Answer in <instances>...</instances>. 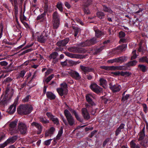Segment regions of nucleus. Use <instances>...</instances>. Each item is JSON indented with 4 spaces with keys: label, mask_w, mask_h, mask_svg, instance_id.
<instances>
[{
    "label": "nucleus",
    "mask_w": 148,
    "mask_h": 148,
    "mask_svg": "<svg viewBox=\"0 0 148 148\" xmlns=\"http://www.w3.org/2000/svg\"><path fill=\"white\" fill-rule=\"evenodd\" d=\"M147 143L148 141L147 140H143L140 142V144L142 146L146 147L147 146Z\"/></svg>",
    "instance_id": "obj_48"
},
{
    "label": "nucleus",
    "mask_w": 148,
    "mask_h": 148,
    "mask_svg": "<svg viewBox=\"0 0 148 148\" xmlns=\"http://www.w3.org/2000/svg\"><path fill=\"white\" fill-rule=\"evenodd\" d=\"M71 112L75 116V118L77 120L81 122H82L83 120L81 119L80 117L79 116L78 114L77 113L76 111L74 110H71Z\"/></svg>",
    "instance_id": "obj_31"
},
{
    "label": "nucleus",
    "mask_w": 148,
    "mask_h": 148,
    "mask_svg": "<svg viewBox=\"0 0 148 148\" xmlns=\"http://www.w3.org/2000/svg\"><path fill=\"white\" fill-rule=\"evenodd\" d=\"M138 67L143 72H145L146 71L147 66L143 64H139L138 65Z\"/></svg>",
    "instance_id": "obj_41"
},
{
    "label": "nucleus",
    "mask_w": 148,
    "mask_h": 148,
    "mask_svg": "<svg viewBox=\"0 0 148 148\" xmlns=\"http://www.w3.org/2000/svg\"><path fill=\"white\" fill-rule=\"evenodd\" d=\"M33 107L29 104H22L17 109V111L20 114H28L32 111Z\"/></svg>",
    "instance_id": "obj_1"
},
{
    "label": "nucleus",
    "mask_w": 148,
    "mask_h": 148,
    "mask_svg": "<svg viewBox=\"0 0 148 148\" xmlns=\"http://www.w3.org/2000/svg\"><path fill=\"white\" fill-rule=\"evenodd\" d=\"M110 89L113 92H119L121 90V87L120 85H115L110 86Z\"/></svg>",
    "instance_id": "obj_23"
},
{
    "label": "nucleus",
    "mask_w": 148,
    "mask_h": 148,
    "mask_svg": "<svg viewBox=\"0 0 148 148\" xmlns=\"http://www.w3.org/2000/svg\"><path fill=\"white\" fill-rule=\"evenodd\" d=\"M70 74L73 78L76 80H80L81 78L79 73L75 71L71 72L70 73Z\"/></svg>",
    "instance_id": "obj_19"
},
{
    "label": "nucleus",
    "mask_w": 148,
    "mask_h": 148,
    "mask_svg": "<svg viewBox=\"0 0 148 148\" xmlns=\"http://www.w3.org/2000/svg\"><path fill=\"white\" fill-rule=\"evenodd\" d=\"M73 29L74 32V36L75 37H76L79 33H80V29L79 27H73Z\"/></svg>",
    "instance_id": "obj_34"
},
{
    "label": "nucleus",
    "mask_w": 148,
    "mask_h": 148,
    "mask_svg": "<svg viewBox=\"0 0 148 148\" xmlns=\"http://www.w3.org/2000/svg\"><path fill=\"white\" fill-rule=\"evenodd\" d=\"M142 105L143 108V110L145 113H147V107L146 104L145 103H142Z\"/></svg>",
    "instance_id": "obj_49"
},
{
    "label": "nucleus",
    "mask_w": 148,
    "mask_h": 148,
    "mask_svg": "<svg viewBox=\"0 0 148 148\" xmlns=\"http://www.w3.org/2000/svg\"><path fill=\"white\" fill-rule=\"evenodd\" d=\"M137 63V61L136 60H134L129 62L126 64V65L128 67L130 66H134Z\"/></svg>",
    "instance_id": "obj_38"
},
{
    "label": "nucleus",
    "mask_w": 148,
    "mask_h": 148,
    "mask_svg": "<svg viewBox=\"0 0 148 148\" xmlns=\"http://www.w3.org/2000/svg\"><path fill=\"white\" fill-rule=\"evenodd\" d=\"M19 97L17 96L15 99L14 103L11 105L8 109V111L11 113H13L16 110V106L18 104V101Z\"/></svg>",
    "instance_id": "obj_10"
},
{
    "label": "nucleus",
    "mask_w": 148,
    "mask_h": 148,
    "mask_svg": "<svg viewBox=\"0 0 148 148\" xmlns=\"http://www.w3.org/2000/svg\"><path fill=\"white\" fill-rule=\"evenodd\" d=\"M57 8L59 10L62 12L63 11V9L62 8V3L60 2H58L56 5Z\"/></svg>",
    "instance_id": "obj_46"
},
{
    "label": "nucleus",
    "mask_w": 148,
    "mask_h": 148,
    "mask_svg": "<svg viewBox=\"0 0 148 148\" xmlns=\"http://www.w3.org/2000/svg\"><path fill=\"white\" fill-rule=\"evenodd\" d=\"M64 113L67 120V125L66 124L65 125L66 126L69 125L71 126L74 125L75 124L74 119L69 110L67 109L65 110Z\"/></svg>",
    "instance_id": "obj_3"
},
{
    "label": "nucleus",
    "mask_w": 148,
    "mask_h": 148,
    "mask_svg": "<svg viewBox=\"0 0 148 148\" xmlns=\"http://www.w3.org/2000/svg\"><path fill=\"white\" fill-rule=\"evenodd\" d=\"M63 133L61 131L58 132V134L56 137V139L59 140L60 139V137L61 136Z\"/></svg>",
    "instance_id": "obj_59"
},
{
    "label": "nucleus",
    "mask_w": 148,
    "mask_h": 148,
    "mask_svg": "<svg viewBox=\"0 0 148 148\" xmlns=\"http://www.w3.org/2000/svg\"><path fill=\"white\" fill-rule=\"evenodd\" d=\"M26 71L24 70L21 71V72L16 75V79H18L20 78H23L25 73Z\"/></svg>",
    "instance_id": "obj_36"
},
{
    "label": "nucleus",
    "mask_w": 148,
    "mask_h": 148,
    "mask_svg": "<svg viewBox=\"0 0 148 148\" xmlns=\"http://www.w3.org/2000/svg\"><path fill=\"white\" fill-rule=\"evenodd\" d=\"M129 96L130 95L129 94H126L124 97H122V101H125L128 99Z\"/></svg>",
    "instance_id": "obj_57"
},
{
    "label": "nucleus",
    "mask_w": 148,
    "mask_h": 148,
    "mask_svg": "<svg viewBox=\"0 0 148 148\" xmlns=\"http://www.w3.org/2000/svg\"><path fill=\"white\" fill-rule=\"evenodd\" d=\"M12 80V79L10 77H8L5 79L4 82L6 83L11 82Z\"/></svg>",
    "instance_id": "obj_58"
},
{
    "label": "nucleus",
    "mask_w": 148,
    "mask_h": 148,
    "mask_svg": "<svg viewBox=\"0 0 148 148\" xmlns=\"http://www.w3.org/2000/svg\"><path fill=\"white\" fill-rule=\"evenodd\" d=\"M107 62L108 63H112L114 62H117V59L116 58L112 59L109 60Z\"/></svg>",
    "instance_id": "obj_64"
},
{
    "label": "nucleus",
    "mask_w": 148,
    "mask_h": 148,
    "mask_svg": "<svg viewBox=\"0 0 148 148\" xmlns=\"http://www.w3.org/2000/svg\"><path fill=\"white\" fill-rule=\"evenodd\" d=\"M135 140H132L130 143L131 148H141L140 146L135 143Z\"/></svg>",
    "instance_id": "obj_26"
},
{
    "label": "nucleus",
    "mask_w": 148,
    "mask_h": 148,
    "mask_svg": "<svg viewBox=\"0 0 148 148\" xmlns=\"http://www.w3.org/2000/svg\"><path fill=\"white\" fill-rule=\"evenodd\" d=\"M98 42L96 38L94 37L90 40H88L86 41L78 44V45L82 47L94 45Z\"/></svg>",
    "instance_id": "obj_4"
},
{
    "label": "nucleus",
    "mask_w": 148,
    "mask_h": 148,
    "mask_svg": "<svg viewBox=\"0 0 148 148\" xmlns=\"http://www.w3.org/2000/svg\"><path fill=\"white\" fill-rule=\"evenodd\" d=\"M97 16L101 19L103 18L105 16L104 13L103 12H97Z\"/></svg>",
    "instance_id": "obj_42"
},
{
    "label": "nucleus",
    "mask_w": 148,
    "mask_h": 148,
    "mask_svg": "<svg viewBox=\"0 0 148 148\" xmlns=\"http://www.w3.org/2000/svg\"><path fill=\"white\" fill-rule=\"evenodd\" d=\"M58 56V52L54 51L53 52L50 54L49 57V58L50 59H53V62H54V63H55L58 61V59L56 58Z\"/></svg>",
    "instance_id": "obj_20"
},
{
    "label": "nucleus",
    "mask_w": 148,
    "mask_h": 148,
    "mask_svg": "<svg viewBox=\"0 0 148 148\" xmlns=\"http://www.w3.org/2000/svg\"><path fill=\"white\" fill-rule=\"evenodd\" d=\"M110 138H108L105 140L102 146L104 147L106 145V144L110 141Z\"/></svg>",
    "instance_id": "obj_61"
},
{
    "label": "nucleus",
    "mask_w": 148,
    "mask_h": 148,
    "mask_svg": "<svg viewBox=\"0 0 148 148\" xmlns=\"http://www.w3.org/2000/svg\"><path fill=\"white\" fill-rule=\"evenodd\" d=\"M103 10L105 12H107L112 14L113 12L112 11L110 8L106 6L105 5H103Z\"/></svg>",
    "instance_id": "obj_33"
},
{
    "label": "nucleus",
    "mask_w": 148,
    "mask_h": 148,
    "mask_svg": "<svg viewBox=\"0 0 148 148\" xmlns=\"http://www.w3.org/2000/svg\"><path fill=\"white\" fill-rule=\"evenodd\" d=\"M53 70L51 69H49L47 70V71L45 73V76H47L49 74L52 73Z\"/></svg>",
    "instance_id": "obj_54"
},
{
    "label": "nucleus",
    "mask_w": 148,
    "mask_h": 148,
    "mask_svg": "<svg viewBox=\"0 0 148 148\" xmlns=\"http://www.w3.org/2000/svg\"><path fill=\"white\" fill-rule=\"evenodd\" d=\"M84 6L88 7L92 3V0H84L83 1Z\"/></svg>",
    "instance_id": "obj_35"
},
{
    "label": "nucleus",
    "mask_w": 148,
    "mask_h": 148,
    "mask_svg": "<svg viewBox=\"0 0 148 148\" xmlns=\"http://www.w3.org/2000/svg\"><path fill=\"white\" fill-rule=\"evenodd\" d=\"M31 125L35 126L37 129V134H39L41 133L43 127L41 124L37 122H34L31 123Z\"/></svg>",
    "instance_id": "obj_16"
},
{
    "label": "nucleus",
    "mask_w": 148,
    "mask_h": 148,
    "mask_svg": "<svg viewBox=\"0 0 148 148\" xmlns=\"http://www.w3.org/2000/svg\"><path fill=\"white\" fill-rule=\"evenodd\" d=\"M48 36V35L45 31H43L41 35L38 38V41L41 43H44L47 39Z\"/></svg>",
    "instance_id": "obj_12"
},
{
    "label": "nucleus",
    "mask_w": 148,
    "mask_h": 148,
    "mask_svg": "<svg viewBox=\"0 0 148 148\" xmlns=\"http://www.w3.org/2000/svg\"><path fill=\"white\" fill-rule=\"evenodd\" d=\"M18 131L22 134H25L27 131V127L26 125L22 122H19L18 125Z\"/></svg>",
    "instance_id": "obj_7"
},
{
    "label": "nucleus",
    "mask_w": 148,
    "mask_h": 148,
    "mask_svg": "<svg viewBox=\"0 0 148 148\" xmlns=\"http://www.w3.org/2000/svg\"><path fill=\"white\" fill-rule=\"evenodd\" d=\"M125 124L124 123H121L119 127L115 131V135L117 136L124 129Z\"/></svg>",
    "instance_id": "obj_24"
},
{
    "label": "nucleus",
    "mask_w": 148,
    "mask_h": 148,
    "mask_svg": "<svg viewBox=\"0 0 148 148\" xmlns=\"http://www.w3.org/2000/svg\"><path fill=\"white\" fill-rule=\"evenodd\" d=\"M84 7L85 8H84L83 10L84 13L87 14H89L90 13V12L88 8H87V7L86 6Z\"/></svg>",
    "instance_id": "obj_51"
},
{
    "label": "nucleus",
    "mask_w": 148,
    "mask_h": 148,
    "mask_svg": "<svg viewBox=\"0 0 148 148\" xmlns=\"http://www.w3.org/2000/svg\"><path fill=\"white\" fill-rule=\"evenodd\" d=\"M138 61L140 62H146L148 64V56H144L140 58L139 59Z\"/></svg>",
    "instance_id": "obj_30"
},
{
    "label": "nucleus",
    "mask_w": 148,
    "mask_h": 148,
    "mask_svg": "<svg viewBox=\"0 0 148 148\" xmlns=\"http://www.w3.org/2000/svg\"><path fill=\"white\" fill-rule=\"evenodd\" d=\"M61 88L57 89V91L61 96L66 95L68 92L67 85L65 82H63L60 84Z\"/></svg>",
    "instance_id": "obj_5"
},
{
    "label": "nucleus",
    "mask_w": 148,
    "mask_h": 148,
    "mask_svg": "<svg viewBox=\"0 0 148 148\" xmlns=\"http://www.w3.org/2000/svg\"><path fill=\"white\" fill-rule=\"evenodd\" d=\"M55 128L53 127H51L50 129L48 130L49 132L51 134H53V132L55 131Z\"/></svg>",
    "instance_id": "obj_62"
},
{
    "label": "nucleus",
    "mask_w": 148,
    "mask_h": 148,
    "mask_svg": "<svg viewBox=\"0 0 148 148\" xmlns=\"http://www.w3.org/2000/svg\"><path fill=\"white\" fill-rule=\"evenodd\" d=\"M53 25L54 29H57L60 24V16L58 13L55 12L53 14Z\"/></svg>",
    "instance_id": "obj_6"
},
{
    "label": "nucleus",
    "mask_w": 148,
    "mask_h": 148,
    "mask_svg": "<svg viewBox=\"0 0 148 148\" xmlns=\"http://www.w3.org/2000/svg\"><path fill=\"white\" fill-rule=\"evenodd\" d=\"M68 50L71 52L75 53H82L84 52V49L75 46L71 47L68 48Z\"/></svg>",
    "instance_id": "obj_9"
},
{
    "label": "nucleus",
    "mask_w": 148,
    "mask_h": 148,
    "mask_svg": "<svg viewBox=\"0 0 148 148\" xmlns=\"http://www.w3.org/2000/svg\"><path fill=\"white\" fill-rule=\"evenodd\" d=\"M90 88L93 91L97 93H99L102 90V88L95 83L91 84Z\"/></svg>",
    "instance_id": "obj_13"
},
{
    "label": "nucleus",
    "mask_w": 148,
    "mask_h": 148,
    "mask_svg": "<svg viewBox=\"0 0 148 148\" xmlns=\"http://www.w3.org/2000/svg\"><path fill=\"white\" fill-rule=\"evenodd\" d=\"M95 32V36L97 38H100L102 35L104 34L103 32L98 29L96 30Z\"/></svg>",
    "instance_id": "obj_37"
},
{
    "label": "nucleus",
    "mask_w": 148,
    "mask_h": 148,
    "mask_svg": "<svg viewBox=\"0 0 148 148\" xmlns=\"http://www.w3.org/2000/svg\"><path fill=\"white\" fill-rule=\"evenodd\" d=\"M64 53L67 56L71 58L76 59L79 58V55L72 54L68 52H64Z\"/></svg>",
    "instance_id": "obj_25"
},
{
    "label": "nucleus",
    "mask_w": 148,
    "mask_h": 148,
    "mask_svg": "<svg viewBox=\"0 0 148 148\" xmlns=\"http://www.w3.org/2000/svg\"><path fill=\"white\" fill-rule=\"evenodd\" d=\"M16 27L17 29L18 30V32H19L20 30V29L21 28V26L18 21V20L17 19L16 21Z\"/></svg>",
    "instance_id": "obj_56"
},
{
    "label": "nucleus",
    "mask_w": 148,
    "mask_h": 148,
    "mask_svg": "<svg viewBox=\"0 0 148 148\" xmlns=\"http://www.w3.org/2000/svg\"><path fill=\"white\" fill-rule=\"evenodd\" d=\"M47 97L50 100H53L56 98L55 95L50 92H48L46 93Z\"/></svg>",
    "instance_id": "obj_29"
},
{
    "label": "nucleus",
    "mask_w": 148,
    "mask_h": 148,
    "mask_svg": "<svg viewBox=\"0 0 148 148\" xmlns=\"http://www.w3.org/2000/svg\"><path fill=\"white\" fill-rule=\"evenodd\" d=\"M31 96L29 95L27 96L24 99H23L22 101L23 102H26L29 101V99L30 98Z\"/></svg>",
    "instance_id": "obj_53"
},
{
    "label": "nucleus",
    "mask_w": 148,
    "mask_h": 148,
    "mask_svg": "<svg viewBox=\"0 0 148 148\" xmlns=\"http://www.w3.org/2000/svg\"><path fill=\"white\" fill-rule=\"evenodd\" d=\"M12 6L14 7V12L15 14H17L18 12V6L17 0H9ZM22 3L23 0H19Z\"/></svg>",
    "instance_id": "obj_15"
},
{
    "label": "nucleus",
    "mask_w": 148,
    "mask_h": 148,
    "mask_svg": "<svg viewBox=\"0 0 148 148\" xmlns=\"http://www.w3.org/2000/svg\"><path fill=\"white\" fill-rule=\"evenodd\" d=\"M139 137L138 139V140H142L145 137V127H144L139 134Z\"/></svg>",
    "instance_id": "obj_28"
},
{
    "label": "nucleus",
    "mask_w": 148,
    "mask_h": 148,
    "mask_svg": "<svg viewBox=\"0 0 148 148\" xmlns=\"http://www.w3.org/2000/svg\"><path fill=\"white\" fill-rule=\"evenodd\" d=\"M104 46H102L96 49L95 50V53L96 54H97V53L100 52L104 49Z\"/></svg>",
    "instance_id": "obj_50"
},
{
    "label": "nucleus",
    "mask_w": 148,
    "mask_h": 148,
    "mask_svg": "<svg viewBox=\"0 0 148 148\" xmlns=\"http://www.w3.org/2000/svg\"><path fill=\"white\" fill-rule=\"evenodd\" d=\"M132 56L131 58V60H133L135 59L138 56V55L136 54V50H134L132 52Z\"/></svg>",
    "instance_id": "obj_47"
},
{
    "label": "nucleus",
    "mask_w": 148,
    "mask_h": 148,
    "mask_svg": "<svg viewBox=\"0 0 148 148\" xmlns=\"http://www.w3.org/2000/svg\"><path fill=\"white\" fill-rule=\"evenodd\" d=\"M17 123V121H13L11 122L9 124V128L12 134L18 132V130H16Z\"/></svg>",
    "instance_id": "obj_8"
},
{
    "label": "nucleus",
    "mask_w": 148,
    "mask_h": 148,
    "mask_svg": "<svg viewBox=\"0 0 148 148\" xmlns=\"http://www.w3.org/2000/svg\"><path fill=\"white\" fill-rule=\"evenodd\" d=\"M51 120L53 122L54 124H55L58 125L59 124L58 119L56 117H53Z\"/></svg>",
    "instance_id": "obj_43"
},
{
    "label": "nucleus",
    "mask_w": 148,
    "mask_h": 148,
    "mask_svg": "<svg viewBox=\"0 0 148 148\" xmlns=\"http://www.w3.org/2000/svg\"><path fill=\"white\" fill-rule=\"evenodd\" d=\"M47 116L51 120L53 117H55L51 112H47L46 113Z\"/></svg>",
    "instance_id": "obj_52"
},
{
    "label": "nucleus",
    "mask_w": 148,
    "mask_h": 148,
    "mask_svg": "<svg viewBox=\"0 0 148 148\" xmlns=\"http://www.w3.org/2000/svg\"><path fill=\"white\" fill-rule=\"evenodd\" d=\"M80 68L84 74H86L90 72H94V70L93 68L90 67L89 66L81 65L80 66Z\"/></svg>",
    "instance_id": "obj_11"
},
{
    "label": "nucleus",
    "mask_w": 148,
    "mask_h": 148,
    "mask_svg": "<svg viewBox=\"0 0 148 148\" xmlns=\"http://www.w3.org/2000/svg\"><path fill=\"white\" fill-rule=\"evenodd\" d=\"M86 99L87 101L92 106L95 105V104L93 101V99H95V97L93 96L91 94H87L86 96Z\"/></svg>",
    "instance_id": "obj_14"
},
{
    "label": "nucleus",
    "mask_w": 148,
    "mask_h": 148,
    "mask_svg": "<svg viewBox=\"0 0 148 148\" xmlns=\"http://www.w3.org/2000/svg\"><path fill=\"white\" fill-rule=\"evenodd\" d=\"M38 119L40 122L43 124H46L49 123V120H47L46 118H44L43 116H40L39 117Z\"/></svg>",
    "instance_id": "obj_32"
},
{
    "label": "nucleus",
    "mask_w": 148,
    "mask_h": 148,
    "mask_svg": "<svg viewBox=\"0 0 148 148\" xmlns=\"http://www.w3.org/2000/svg\"><path fill=\"white\" fill-rule=\"evenodd\" d=\"M46 13L45 12H44L42 14L38 16L36 18L37 20H40L41 22H45L46 21Z\"/></svg>",
    "instance_id": "obj_22"
},
{
    "label": "nucleus",
    "mask_w": 148,
    "mask_h": 148,
    "mask_svg": "<svg viewBox=\"0 0 148 148\" xmlns=\"http://www.w3.org/2000/svg\"><path fill=\"white\" fill-rule=\"evenodd\" d=\"M10 64L5 69V71L6 73L11 72L14 70L13 66H11Z\"/></svg>",
    "instance_id": "obj_39"
},
{
    "label": "nucleus",
    "mask_w": 148,
    "mask_h": 148,
    "mask_svg": "<svg viewBox=\"0 0 148 148\" xmlns=\"http://www.w3.org/2000/svg\"><path fill=\"white\" fill-rule=\"evenodd\" d=\"M52 140V139H50L49 140H45L44 142V145L46 146H48L50 144L51 141Z\"/></svg>",
    "instance_id": "obj_55"
},
{
    "label": "nucleus",
    "mask_w": 148,
    "mask_h": 148,
    "mask_svg": "<svg viewBox=\"0 0 148 148\" xmlns=\"http://www.w3.org/2000/svg\"><path fill=\"white\" fill-rule=\"evenodd\" d=\"M127 58L125 56H123L116 58L117 63H122L124 62L127 60Z\"/></svg>",
    "instance_id": "obj_27"
},
{
    "label": "nucleus",
    "mask_w": 148,
    "mask_h": 148,
    "mask_svg": "<svg viewBox=\"0 0 148 148\" xmlns=\"http://www.w3.org/2000/svg\"><path fill=\"white\" fill-rule=\"evenodd\" d=\"M99 85L103 86V85L107 83V81L106 80L103 78H101L99 79Z\"/></svg>",
    "instance_id": "obj_44"
},
{
    "label": "nucleus",
    "mask_w": 148,
    "mask_h": 148,
    "mask_svg": "<svg viewBox=\"0 0 148 148\" xmlns=\"http://www.w3.org/2000/svg\"><path fill=\"white\" fill-rule=\"evenodd\" d=\"M32 50V49L31 48L29 49H27L24 51H23L21 53L22 55H23L29 52H30Z\"/></svg>",
    "instance_id": "obj_60"
},
{
    "label": "nucleus",
    "mask_w": 148,
    "mask_h": 148,
    "mask_svg": "<svg viewBox=\"0 0 148 148\" xmlns=\"http://www.w3.org/2000/svg\"><path fill=\"white\" fill-rule=\"evenodd\" d=\"M54 75L53 74L51 75L50 76L48 77L45 80V82H46L47 83H48L51 79L54 77Z\"/></svg>",
    "instance_id": "obj_45"
},
{
    "label": "nucleus",
    "mask_w": 148,
    "mask_h": 148,
    "mask_svg": "<svg viewBox=\"0 0 148 148\" xmlns=\"http://www.w3.org/2000/svg\"><path fill=\"white\" fill-rule=\"evenodd\" d=\"M119 36L120 38L124 37L125 35V33L124 32L122 31H121L119 32Z\"/></svg>",
    "instance_id": "obj_63"
},
{
    "label": "nucleus",
    "mask_w": 148,
    "mask_h": 148,
    "mask_svg": "<svg viewBox=\"0 0 148 148\" xmlns=\"http://www.w3.org/2000/svg\"><path fill=\"white\" fill-rule=\"evenodd\" d=\"M9 89H7L5 91V94L3 98L1 97L0 100V106H3L6 104L8 102L9 100L10 99L13 94V92L11 90L10 92V95H8L9 92Z\"/></svg>",
    "instance_id": "obj_2"
},
{
    "label": "nucleus",
    "mask_w": 148,
    "mask_h": 148,
    "mask_svg": "<svg viewBox=\"0 0 148 148\" xmlns=\"http://www.w3.org/2000/svg\"><path fill=\"white\" fill-rule=\"evenodd\" d=\"M69 40V38H67L65 39L59 41L57 43V45L60 47H62L65 46L68 42Z\"/></svg>",
    "instance_id": "obj_17"
},
{
    "label": "nucleus",
    "mask_w": 148,
    "mask_h": 148,
    "mask_svg": "<svg viewBox=\"0 0 148 148\" xmlns=\"http://www.w3.org/2000/svg\"><path fill=\"white\" fill-rule=\"evenodd\" d=\"M131 73L129 72H123V71L120 72V75L123 76H129Z\"/></svg>",
    "instance_id": "obj_40"
},
{
    "label": "nucleus",
    "mask_w": 148,
    "mask_h": 148,
    "mask_svg": "<svg viewBox=\"0 0 148 148\" xmlns=\"http://www.w3.org/2000/svg\"><path fill=\"white\" fill-rule=\"evenodd\" d=\"M82 115L85 119L88 120L90 119V116L86 108H83L82 110Z\"/></svg>",
    "instance_id": "obj_18"
},
{
    "label": "nucleus",
    "mask_w": 148,
    "mask_h": 148,
    "mask_svg": "<svg viewBox=\"0 0 148 148\" xmlns=\"http://www.w3.org/2000/svg\"><path fill=\"white\" fill-rule=\"evenodd\" d=\"M17 139V136H13L12 137L9 138L4 143V146L5 147L8 143H13Z\"/></svg>",
    "instance_id": "obj_21"
}]
</instances>
